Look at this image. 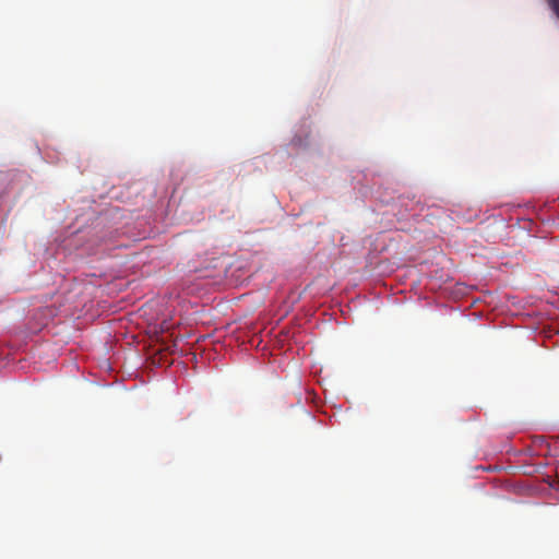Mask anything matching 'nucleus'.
Segmentation results:
<instances>
[{
    "label": "nucleus",
    "instance_id": "obj_1",
    "mask_svg": "<svg viewBox=\"0 0 559 559\" xmlns=\"http://www.w3.org/2000/svg\"><path fill=\"white\" fill-rule=\"evenodd\" d=\"M557 20H559V0H545Z\"/></svg>",
    "mask_w": 559,
    "mask_h": 559
}]
</instances>
